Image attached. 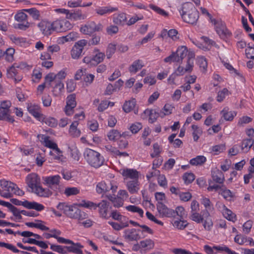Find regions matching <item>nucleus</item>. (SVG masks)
<instances>
[{
  "label": "nucleus",
  "instance_id": "17",
  "mask_svg": "<svg viewBox=\"0 0 254 254\" xmlns=\"http://www.w3.org/2000/svg\"><path fill=\"white\" fill-rule=\"evenodd\" d=\"M38 27L43 34L45 35L48 36L53 32L52 22L43 20L38 24Z\"/></svg>",
  "mask_w": 254,
  "mask_h": 254
},
{
  "label": "nucleus",
  "instance_id": "64",
  "mask_svg": "<svg viewBox=\"0 0 254 254\" xmlns=\"http://www.w3.org/2000/svg\"><path fill=\"white\" fill-rule=\"evenodd\" d=\"M142 127V126L140 123H135L132 124L129 129L132 133H136L138 131L141 129Z\"/></svg>",
  "mask_w": 254,
  "mask_h": 254
},
{
  "label": "nucleus",
  "instance_id": "60",
  "mask_svg": "<svg viewBox=\"0 0 254 254\" xmlns=\"http://www.w3.org/2000/svg\"><path fill=\"white\" fill-rule=\"evenodd\" d=\"M213 249H215L216 250H217L218 251H224L226 253H227L228 254H239L235 252V251H233L231 250H230L228 247L227 246H214L213 247Z\"/></svg>",
  "mask_w": 254,
  "mask_h": 254
},
{
  "label": "nucleus",
  "instance_id": "1",
  "mask_svg": "<svg viewBox=\"0 0 254 254\" xmlns=\"http://www.w3.org/2000/svg\"><path fill=\"white\" fill-rule=\"evenodd\" d=\"M180 11L183 19L187 23L193 24L198 19V11L191 2L184 3Z\"/></svg>",
  "mask_w": 254,
  "mask_h": 254
},
{
  "label": "nucleus",
  "instance_id": "38",
  "mask_svg": "<svg viewBox=\"0 0 254 254\" xmlns=\"http://www.w3.org/2000/svg\"><path fill=\"white\" fill-rule=\"evenodd\" d=\"M37 223L34 222H26L25 225L29 227H34L39 229L42 231L49 230V228L44 225L42 224V221L40 220H37Z\"/></svg>",
  "mask_w": 254,
  "mask_h": 254
},
{
  "label": "nucleus",
  "instance_id": "49",
  "mask_svg": "<svg viewBox=\"0 0 254 254\" xmlns=\"http://www.w3.org/2000/svg\"><path fill=\"white\" fill-rule=\"evenodd\" d=\"M121 134L120 132L115 129H112L107 134V136L108 139L111 141H115L117 139H118L121 137Z\"/></svg>",
  "mask_w": 254,
  "mask_h": 254
},
{
  "label": "nucleus",
  "instance_id": "28",
  "mask_svg": "<svg viewBox=\"0 0 254 254\" xmlns=\"http://www.w3.org/2000/svg\"><path fill=\"white\" fill-rule=\"evenodd\" d=\"M78 122L76 121L73 122L69 129V134L70 136L73 137H78L80 135L81 131L79 129L77 128Z\"/></svg>",
  "mask_w": 254,
  "mask_h": 254
},
{
  "label": "nucleus",
  "instance_id": "23",
  "mask_svg": "<svg viewBox=\"0 0 254 254\" xmlns=\"http://www.w3.org/2000/svg\"><path fill=\"white\" fill-rule=\"evenodd\" d=\"M125 238L129 241H137L141 238L135 229L126 230Z\"/></svg>",
  "mask_w": 254,
  "mask_h": 254
},
{
  "label": "nucleus",
  "instance_id": "40",
  "mask_svg": "<svg viewBox=\"0 0 254 254\" xmlns=\"http://www.w3.org/2000/svg\"><path fill=\"white\" fill-rule=\"evenodd\" d=\"M92 5V2H88L87 3H82V0H76L74 1L70 0L67 2V5L70 7H86L90 6Z\"/></svg>",
  "mask_w": 254,
  "mask_h": 254
},
{
  "label": "nucleus",
  "instance_id": "43",
  "mask_svg": "<svg viewBox=\"0 0 254 254\" xmlns=\"http://www.w3.org/2000/svg\"><path fill=\"white\" fill-rule=\"evenodd\" d=\"M0 247H4L8 250L12 251L14 253H19L20 252L22 254H31L30 253L25 252V251H20L17 249H16L14 246L11 244L8 243H5L4 242H0Z\"/></svg>",
  "mask_w": 254,
  "mask_h": 254
},
{
  "label": "nucleus",
  "instance_id": "47",
  "mask_svg": "<svg viewBox=\"0 0 254 254\" xmlns=\"http://www.w3.org/2000/svg\"><path fill=\"white\" fill-rule=\"evenodd\" d=\"M126 209L128 211L133 213H137L141 217H142L143 216V210L141 208L136 206L130 205L126 206Z\"/></svg>",
  "mask_w": 254,
  "mask_h": 254
},
{
  "label": "nucleus",
  "instance_id": "25",
  "mask_svg": "<svg viewBox=\"0 0 254 254\" xmlns=\"http://www.w3.org/2000/svg\"><path fill=\"white\" fill-rule=\"evenodd\" d=\"M177 58L179 59V63L182 61L185 57H187L188 59V56L190 53H188L187 48L186 46H180L177 49V51L175 52ZM191 53H192L191 52Z\"/></svg>",
  "mask_w": 254,
  "mask_h": 254
},
{
  "label": "nucleus",
  "instance_id": "52",
  "mask_svg": "<svg viewBox=\"0 0 254 254\" xmlns=\"http://www.w3.org/2000/svg\"><path fill=\"white\" fill-rule=\"evenodd\" d=\"M68 149L70 151L71 156L74 160H78L80 157V154L77 147L74 145H72L70 147H69Z\"/></svg>",
  "mask_w": 254,
  "mask_h": 254
},
{
  "label": "nucleus",
  "instance_id": "19",
  "mask_svg": "<svg viewBox=\"0 0 254 254\" xmlns=\"http://www.w3.org/2000/svg\"><path fill=\"white\" fill-rule=\"evenodd\" d=\"M27 109L29 113L39 121H41L43 115L41 114L40 107L38 105L29 104L27 106Z\"/></svg>",
  "mask_w": 254,
  "mask_h": 254
},
{
  "label": "nucleus",
  "instance_id": "57",
  "mask_svg": "<svg viewBox=\"0 0 254 254\" xmlns=\"http://www.w3.org/2000/svg\"><path fill=\"white\" fill-rule=\"evenodd\" d=\"M15 50L13 48H8L5 52H4L5 54V60L8 62H12L13 59V54Z\"/></svg>",
  "mask_w": 254,
  "mask_h": 254
},
{
  "label": "nucleus",
  "instance_id": "14",
  "mask_svg": "<svg viewBox=\"0 0 254 254\" xmlns=\"http://www.w3.org/2000/svg\"><path fill=\"white\" fill-rule=\"evenodd\" d=\"M6 77L13 79L15 83L19 82L23 78L22 76L18 74L17 69L13 65L7 69Z\"/></svg>",
  "mask_w": 254,
  "mask_h": 254
},
{
  "label": "nucleus",
  "instance_id": "41",
  "mask_svg": "<svg viewBox=\"0 0 254 254\" xmlns=\"http://www.w3.org/2000/svg\"><path fill=\"white\" fill-rule=\"evenodd\" d=\"M105 58V55L104 53L98 52L93 55L92 59L94 63V66L97 65L102 63Z\"/></svg>",
  "mask_w": 254,
  "mask_h": 254
},
{
  "label": "nucleus",
  "instance_id": "42",
  "mask_svg": "<svg viewBox=\"0 0 254 254\" xmlns=\"http://www.w3.org/2000/svg\"><path fill=\"white\" fill-rule=\"evenodd\" d=\"M206 161V158L204 156H197L195 158L191 159L190 163L192 165H201Z\"/></svg>",
  "mask_w": 254,
  "mask_h": 254
},
{
  "label": "nucleus",
  "instance_id": "59",
  "mask_svg": "<svg viewBox=\"0 0 254 254\" xmlns=\"http://www.w3.org/2000/svg\"><path fill=\"white\" fill-rule=\"evenodd\" d=\"M76 96L75 94H71L68 95L66 98V103L68 106L76 107V102L75 100Z\"/></svg>",
  "mask_w": 254,
  "mask_h": 254
},
{
  "label": "nucleus",
  "instance_id": "54",
  "mask_svg": "<svg viewBox=\"0 0 254 254\" xmlns=\"http://www.w3.org/2000/svg\"><path fill=\"white\" fill-rule=\"evenodd\" d=\"M79 189L76 187H68L64 190V194L67 196L76 195L79 193Z\"/></svg>",
  "mask_w": 254,
  "mask_h": 254
},
{
  "label": "nucleus",
  "instance_id": "6",
  "mask_svg": "<svg viewBox=\"0 0 254 254\" xmlns=\"http://www.w3.org/2000/svg\"><path fill=\"white\" fill-rule=\"evenodd\" d=\"M103 28L102 24L100 23L96 24L94 21H89L81 27L80 31L84 34L91 35L94 32L101 31Z\"/></svg>",
  "mask_w": 254,
  "mask_h": 254
},
{
  "label": "nucleus",
  "instance_id": "30",
  "mask_svg": "<svg viewBox=\"0 0 254 254\" xmlns=\"http://www.w3.org/2000/svg\"><path fill=\"white\" fill-rule=\"evenodd\" d=\"M203 216H204V217L206 218L203 224L204 228L206 231H210L213 226V222L211 218L209 217V213L208 210H205L203 211Z\"/></svg>",
  "mask_w": 254,
  "mask_h": 254
},
{
  "label": "nucleus",
  "instance_id": "48",
  "mask_svg": "<svg viewBox=\"0 0 254 254\" xmlns=\"http://www.w3.org/2000/svg\"><path fill=\"white\" fill-rule=\"evenodd\" d=\"M144 113L145 114H148L149 115V122L151 124L155 122V121L158 117V114L153 110H145L144 111Z\"/></svg>",
  "mask_w": 254,
  "mask_h": 254
},
{
  "label": "nucleus",
  "instance_id": "63",
  "mask_svg": "<svg viewBox=\"0 0 254 254\" xmlns=\"http://www.w3.org/2000/svg\"><path fill=\"white\" fill-rule=\"evenodd\" d=\"M105 149L109 153L113 156H117L118 154L120 153V151L117 148L111 145L105 146Z\"/></svg>",
  "mask_w": 254,
  "mask_h": 254
},
{
  "label": "nucleus",
  "instance_id": "46",
  "mask_svg": "<svg viewBox=\"0 0 254 254\" xmlns=\"http://www.w3.org/2000/svg\"><path fill=\"white\" fill-rule=\"evenodd\" d=\"M24 11L28 12L35 20L39 19L40 14V11L36 8H31L29 9H24Z\"/></svg>",
  "mask_w": 254,
  "mask_h": 254
},
{
  "label": "nucleus",
  "instance_id": "8",
  "mask_svg": "<svg viewBox=\"0 0 254 254\" xmlns=\"http://www.w3.org/2000/svg\"><path fill=\"white\" fill-rule=\"evenodd\" d=\"M194 58V54L190 53L188 56V59L187 61V65L184 68L182 66H179L175 70V73L177 76H182L186 72H190L192 70L193 67V61Z\"/></svg>",
  "mask_w": 254,
  "mask_h": 254
},
{
  "label": "nucleus",
  "instance_id": "37",
  "mask_svg": "<svg viewBox=\"0 0 254 254\" xmlns=\"http://www.w3.org/2000/svg\"><path fill=\"white\" fill-rule=\"evenodd\" d=\"M40 121L45 123L47 125L52 127H55L58 125V121L55 118L51 117H44L43 115L41 118Z\"/></svg>",
  "mask_w": 254,
  "mask_h": 254
},
{
  "label": "nucleus",
  "instance_id": "12",
  "mask_svg": "<svg viewBox=\"0 0 254 254\" xmlns=\"http://www.w3.org/2000/svg\"><path fill=\"white\" fill-rule=\"evenodd\" d=\"M156 206L157 211L161 217H174V210L168 208L162 202H158Z\"/></svg>",
  "mask_w": 254,
  "mask_h": 254
},
{
  "label": "nucleus",
  "instance_id": "34",
  "mask_svg": "<svg viewBox=\"0 0 254 254\" xmlns=\"http://www.w3.org/2000/svg\"><path fill=\"white\" fill-rule=\"evenodd\" d=\"M25 205V208L27 209H35L38 211H41L44 210L45 208L43 205L35 201L30 202L27 201L26 202Z\"/></svg>",
  "mask_w": 254,
  "mask_h": 254
},
{
  "label": "nucleus",
  "instance_id": "20",
  "mask_svg": "<svg viewBox=\"0 0 254 254\" xmlns=\"http://www.w3.org/2000/svg\"><path fill=\"white\" fill-rule=\"evenodd\" d=\"M211 174L212 179L215 182L219 184H223L225 177L222 172L215 168L212 171Z\"/></svg>",
  "mask_w": 254,
  "mask_h": 254
},
{
  "label": "nucleus",
  "instance_id": "58",
  "mask_svg": "<svg viewBox=\"0 0 254 254\" xmlns=\"http://www.w3.org/2000/svg\"><path fill=\"white\" fill-rule=\"evenodd\" d=\"M116 45L113 44H109L106 50V56L107 59H110L116 51Z\"/></svg>",
  "mask_w": 254,
  "mask_h": 254
},
{
  "label": "nucleus",
  "instance_id": "50",
  "mask_svg": "<svg viewBox=\"0 0 254 254\" xmlns=\"http://www.w3.org/2000/svg\"><path fill=\"white\" fill-rule=\"evenodd\" d=\"M221 114L226 121H232L236 115L234 112H228L226 108L221 111Z\"/></svg>",
  "mask_w": 254,
  "mask_h": 254
},
{
  "label": "nucleus",
  "instance_id": "16",
  "mask_svg": "<svg viewBox=\"0 0 254 254\" xmlns=\"http://www.w3.org/2000/svg\"><path fill=\"white\" fill-rule=\"evenodd\" d=\"M53 89L52 90L54 96H60L64 91V84L63 81L57 80L50 86Z\"/></svg>",
  "mask_w": 254,
  "mask_h": 254
},
{
  "label": "nucleus",
  "instance_id": "2",
  "mask_svg": "<svg viewBox=\"0 0 254 254\" xmlns=\"http://www.w3.org/2000/svg\"><path fill=\"white\" fill-rule=\"evenodd\" d=\"M57 207L71 218L82 220L87 217V214L85 212L81 211L75 206L68 205L65 203H59Z\"/></svg>",
  "mask_w": 254,
  "mask_h": 254
},
{
  "label": "nucleus",
  "instance_id": "21",
  "mask_svg": "<svg viewBox=\"0 0 254 254\" xmlns=\"http://www.w3.org/2000/svg\"><path fill=\"white\" fill-rule=\"evenodd\" d=\"M38 137L45 146L52 149L57 147V144L50 139V136L44 134H39Z\"/></svg>",
  "mask_w": 254,
  "mask_h": 254
},
{
  "label": "nucleus",
  "instance_id": "15",
  "mask_svg": "<svg viewBox=\"0 0 254 254\" xmlns=\"http://www.w3.org/2000/svg\"><path fill=\"white\" fill-rule=\"evenodd\" d=\"M122 175L124 178V180L127 181L128 180H138L139 172L133 169H125L122 171Z\"/></svg>",
  "mask_w": 254,
  "mask_h": 254
},
{
  "label": "nucleus",
  "instance_id": "22",
  "mask_svg": "<svg viewBox=\"0 0 254 254\" xmlns=\"http://www.w3.org/2000/svg\"><path fill=\"white\" fill-rule=\"evenodd\" d=\"M32 191L39 196L44 197H49L52 194V191L49 189H44L40 185H38Z\"/></svg>",
  "mask_w": 254,
  "mask_h": 254
},
{
  "label": "nucleus",
  "instance_id": "61",
  "mask_svg": "<svg viewBox=\"0 0 254 254\" xmlns=\"http://www.w3.org/2000/svg\"><path fill=\"white\" fill-rule=\"evenodd\" d=\"M153 152L150 154L151 157L153 158H155L160 154L162 151V148L160 145L157 143H155L153 145Z\"/></svg>",
  "mask_w": 254,
  "mask_h": 254
},
{
  "label": "nucleus",
  "instance_id": "27",
  "mask_svg": "<svg viewBox=\"0 0 254 254\" xmlns=\"http://www.w3.org/2000/svg\"><path fill=\"white\" fill-rule=\"evenodd\" d=\"M138 247L141 249H145L147 250H151L154 247V243L152 240L147 239L140 241L139 244L134 245V247Z\"/></svg>",
  "mask_w": 254,
  "mask_h": 254
},
{
  "label": "nucleus",
  "instance_id": "32",
  "mask_svg": "<svg viewBox=\"0 0 254 254\" xmlns=\"http://www.w3.org/2000/svg\"><path fill=\"white\" fill-rule=\"evenodd\" d=\"M126 21V14L124 13H121L114 15L113 22L117 25H124Z\"/></svg>",
  "mask_w": 254,
  "mask_h": 254
},
{
  "label": "nucleus",
  "instance_id": "7",
  "mask_svg": "<svg viewBox=\"0 0 254 254\" xmlns=\"http://www.w3.org/2000/svg\"><path fill=\"white\" fill-rule=\"evenodd\" d=\"M0 186L3 189V192L0 195L5 198H10L12 196V191L16 188V184L4 180H0Z\"/></svg>",
  "mask_w": 254,
  "mask_h": 254
},
{
  "label": "nucleus",
  "instance_id": "31",
  "mask_svg": "<svg viewBox=\"0 0 254 254\" xmlns=\"http://www.w3.org/2000/svg\"><path fill=\"white\" fill-rule=\"evenodd\" d=\"M118 10V8L111 6L100 7L95 9L96 12L100 15L111 13Z\"/></svg>",
  "mask_w": 254,
  "mask_h": 254
},
{
  "label": "nucleus",
  "instance_id": "44",
  "mask_svg": "<svg viewBox=\"0 0 254 254\" xmlns=\"http://www.w3.org/2000/svg\"><path fill=\"white\" fill-rule=\"evenodd\" d=\"M135 106V101L134 99L126 101L123 107V110L126 113H129L133 109Z\"/></svg>",
  "mask_w": 254,
  "mask_h": 254
},
{
  "label": "nucleus",
  "instance_id": "13",
  "mask_svg": "<svg viewBox=\"0 0 254 254\" xmlns=\"http://www.w3.org/2000/svg\"><path fill=\"white\" fill-rule=\"evenodd\" d=\"M26 181L28 186L31 189L32 191L38 185H40V179L35 173L29 174L26 177Z\"/></svg>",
  "mask_w": 254,
  "mask_h": 254
},
{
  "label": "nucleus",
  "instance_id": "35",
  "mask_svg": "<svg viewBox=\"0 0 254 254\" xmlns=\"http://www.w3.org/2000/svg\"><path fill=\"white\" fill-rule=\"evenodd\" d=\"M254 143V140L251 138L245 139L241 145V149L244 152H248Z\"/></svg>",
  "mask_w": 254,
  "mask_h": 254
},
{
  "label": "nucleus",
  "instance_id": "62",
  "mask_svg": "<svg viewBox=\"0 0 254 254\" xmlns=\"http://www.w3.org/2000/svg\"><path fill=\"white\" fill-rule=\"evenodd\" d=\"M81 205L85 208L95 210L97 208L98 203H95L89 201H86L85 200H83L82 201V203Z\"/></svg>",
  "mask_w": 254,
  "mask_h": 254
},
{
  "label": "nucleus",
  "instance_id": "4",
  "mask_svg": "<svg viewBox=\"0 0 254 254\" xmlns=\"http://www.w3.org/2000/svg\"><path fill=\"white\" fill-rule=\"evenodd\" d=\"M11 103L9 100L0 101V120L6 121L12 123L14 120L11 116L12 113Z\"/></svg>",
  "mask_w": 254,
  "mask_h": 254
},
{
  "label": "nucleus",
  "instance_id": "26",
  "mask_svg": "<svg viewBox=\"0 0 254 254\" xmlns=\"http://www.w3.org/2000/svg\"><path fill=\"white\" fill-rule=\"evenodd\" d=\"M144 66L143 62L141 60L134 61L128 67V71L131 73H136Z\"/></svg>",
  "mask_w": 254,
  "mask_h": 254
},
{
  "label": "nucleus",
  "instance_id": "36",
  "mask_svg": "<svg viewBox=\"0 0 254 254\" xmlns=\"http://www.w3.org/2000/svg\"><path fill=\"white\" fill-rule=\"evenodd\" d=\"M219 193L221 194L224 199L228 201H231L234 196L231 191L230 190L227 189L223 185H222L221 190L219 191Z\"/></svg>",
  "mask_w": 254,
  "mask_h": 254
},
{
  "label": "nucleus",
  "instance_id": "18",
  "mask_svg": "<svg viewBox=\"0 0 254 254\" xmlns=\"http://www.w3.org/2000/svg\"><path fill=\"white\" fill-rule=\"evenodd\" d=\"M126 186L128 191L131 193H136L139 190L138 180H128L126 182Z\"/></svg>",
  "mask_w": 254,
  "mask_h": 254
},
{
  "label": "nucleus",
  "instance_id": "45",
  "mask_svg": "<svg viewBox=\"0 0 254 254\" xmlns=\"http://www.w3.org/2000/svg\"><path fill=\"white\" fill-rule=\"evenodd\" d=\"M193 130L192 136L194 141H197L199 138V136L202 134V130L197 126L193 125L191 126Z\"/></svg>",
  "mask_w": 254,
  "mask_h": 254
},
{
  "label": "nucleus",
  "instance_id": "10",
  "mask_svg": "<svg viewBox=\"0 0 254 254\" xmlns=\"http://www.w3.org/2000/svg\"><path fill=\"white\" fill-rule=\"evenodd\" d=\"M53 32H62L71 27L70 23L66 20L57 19L52 22Z\"/></svg>",
  "mask_w": 254,
  "mask_h": 254
},
{
  "label": "nucleus",
  "instance_id": "53",
  "mask_svg": "<svg viewBox=\"0 0 254 254\" xmlns=\"http://www.w3.org/2000/svg\"><path fill=\"white\" fill-rule=\"evenodd\" d=\"M173 226L178 229L183 230L188 225L187 221L184 220H174L172 222Z\"/></svg>",
  "mask_w": 254,
  "mask_h": 254
},
{
  "label": "nucleus",
  "instance_id": "56",
  "mask_svg": "<svg viewBox=\"0 0 254 254\" xmlns=\"http://www.w3.org/2000/svg\"><path fill=\"white\" fill-rule=\"evenodd\" d=\"M204 216L200 215L198 212H195L190 214V219L197 223H200L203 222Z\"/></svg>",
  "mask_w": 254,
  "mask_h": 254
},
{
  "label": "nucleus",
  "instance_id": "29",
  "mask_svg": "<svg viewBox=\"0 0 254 254\" xmlns=\"http://www.w3.org/2000/svg\"><path fill=\"white\" fill-rule=\"evenodd\" d=\"M216 30L218 34L222 38H228L231 36V33L226 28V27L221 24L220 26H217Z\"/></svg>",
  "mask_w": 254,
  "mask_h": 254
},
{
  "label": "nucleus",
  "instance_id": "39",
  "mask_svg": "<svg viewBox=\"0 0 254 254\" xmlns=\"http://www.w3.org/2000/svg\"><path fill=\"white\" fill-rule=\"evenodd\" d=\"M112 187H109L108 183H106L105 182H102L98 183L96 186V191L98 193H102L109 191Z\"/></svg>",
  "mask_w": 254,
  "mask_h": 254
},
{
  "label": "nucleus",
  "instance_id": "33",
  "mask_svg": "<svg viewBox=\"0 0 254 254\" xmlns=\"http://www.w3.org/2000/svg\"><path fill=\"white\" fill-rule=\"evenodd\" d=\"M71 246H64L65 250L68 252H72L77 254H82V251L80 248L83 247L80 243H74Z\"/></svg>",
  "mask_w": 254,
  "mask_h": 254
},
{
  "label": "nucleus",
  "instance_id": "55",
  "mask_svg": "<svg viewBox=\"0 0 254 254\" xmlns=\"http://www.w3.org/2000/svg\"><path fill=\"white\" fill-rule=\"evenodd\" d=\"M50 249L52 251L57 252L59 254H65L67 253V251L65 250V248H64V246L51 244Z\"/></svg>",
  "mask_w": 254,
  "mask_h": 254
},
{
  "label": "nucleus",
  "instance_id": "9",
  "mask_svg": "<svg viewBox=\"0 0 254 254\" xmlns=\"http://www.w3.org/2000/svg\"><path fill=\"white\" fill-rule=\"evenodd\" d=\"M87 41L85 39L80 40L76 42L73 46L70 55L73 59H78L81 56L84 47L87 44Z\"/></svg>",
  "mask_w": 254,
  "mask_h": 254
},
{
  "label": "nucleus",
  "instance_id": "5",
  "mask_svg": "<svg viewBox=\"0 0 254 254\" xmlns=\"http://www.w3.org/2000/svg\"><path fill=\"white\" fill-rule=\"evenodd\" d=\"M61 179V177L58 175L43 178L44 184L56 192L62 191L63 187L60 184Z\"/></svg>",
  "mask_w": 254,
  "mask_h": 254
},
{
  "label": "nucleus",
  "instance_id": "3",
  "mask_svg": "<svg viewBox=\"0 0 254 254\" xmlns=\"http://www.w3.org/2000/svg\"><path fill=\"white\" fill-rule=\"evenodd\" d=\"M84 157L90 165L96 168L103 165L104 162V157L98 152L91 149L85 150Z\"/></svg>",
  "mask_w": 254,
  "mask_h": 254
},
{
  "label": "nucleus",
  "instance_id": "11",
  "mask_svg": "<svg viewBox=\"0 0 254 254\" xmlns=\"http://www.w3.org/2000/svg\"><path fill=\"white\" fill-rule=\"evenodd\" d=\"M110 203L107 200H102L98 203L97 208H98V212L101 217L108 219L110 217L108 215V212L111 208Z\"/></svg>",
  "mask_w": 254,
  "mask_h": 254
},
{
  "label": "nucleus",
  "instance_id": "51",
  "mask_svg": "<svg viewBox=\"0 0 254 254\" xmlns=\"http://www.w3.org/2000/svg\"><path fill=\"white\" fill-rule=\"evenodd\" d=\"M55 81L56 75L54 73H49L45 77V83L49 87H50Z\"/></svg>",
  "mask_w": 254,
  "mask_h": 254
},
{
  "label": "nucleus",
  "instance_id": "24",
  "mask_svg": "<svg viewBox=\"0 0 254 254\" xmlns=\"http://www.w3.org/2000/svg\"><path fill=\"white\" fill-rule=\"evenodd\" d=\"M87 17L86 14L82 13L81 10H70V14L68 16V19L75 21L84 20Z\"/></svg>",
  "mask_w": 254,
  "mask_h": 254
}]
</instances>
